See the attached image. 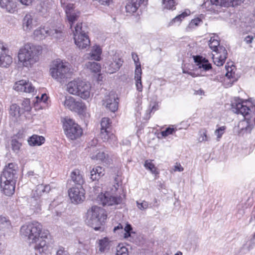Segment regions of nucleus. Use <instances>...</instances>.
Returning <instances> with one entry per match:
<instances>
[{"instance_id": "obj_53", "label": "nucleus", "mask_w": 255, "mask_h": 255, "mask_svg": "<svg viewBox=\"0 0 255 255\" xmlns=\"http://www.w3.org/2000/svg\"><path fill=\"white\" fill-rule=\"evenodd\" d=\"M226 68L227 70V73L226 74V76L228 79H231L234 77V75H235V73L233 72V68L232 67L228 66L227 67L226 66Z\"/></svg>"}, {"instance_id": "obj_47", "label": "nucleus", "mask_w": 255, "mask_h": 255, "mask_svg": "<svg viewBox=\"0 0 255 255\" xmlns=\"http://www.w3.org/2000/svg\"><path fill=\"white\" fill-rule=\"evenodd\" d=\"M136 205L138 208L140 210H145L148 208V203L145 201H143L141 203L139 201H136Z\"/></svg>"}, {"instance_id": "obj_44", "label": "nucleus", "mask_w": 255, "mask_h": 255, "mask_svg": "<svg viewBox=\"0 0 255 255\" xmlns=\"http://www.w3.org/2000/svg\"><path fill=\"white\" fill-rule=\"evenodd\" d=\"M131 56H132V58L133 60L134 61L135 65V70H136L137 69H141V65L139 62V60L137 54L136 53H132Z\"/></svg>"}, {"instance_id": "obj_31", "label": "nucleus", "mask_w": 255, "mask_h": 255, "mask_svg": "<svg viewBox=\"0 0 255 255\" xmlns=\"http://www.w3.org/2000/svg\"><path fill=\"white\" fill-rule=\"evenodd\" d=\"M71 177L73 182L80 186H81L84 183L83 177L79 170L73 171L71 173Z\"/></svg>"}, {"instance_id": "obj_45", "label": "nucleus", "mask_w": 255, "mask_h": 255, "mask_svg": "<svg viewBox=\"0 0 255 255\" xmlns=\"http://www.w3.org/2000/svg\"><path fill=\"white\" fill-rule=\"evenodd\" d=\"M132 228L131 227V226L130 224H127L125 227L124 229H123V231L125 232L124 233V238L126 239L128 238L130 236L131 231L132 230Z\"/></svg>"}, {"instance_id": "obj_14", "label": "nucleus", "mask_w": 255, "mask_h": 255, "mask_svg": "<svg viewBox=\"0 0 255 255\" xmlns=\"http://www.w3.org/2000/svg\"><path fill=\"white\" fill-rule=\"evenodd\" d=\"M118 98L114 92H110L103 99V105L111 112H116L118 108Z\"/></svg>"}, {"instance_id": "obj_13", "label": "nucleus", "mask_w": 255, "mask_h": 255, "mask_svg": "<svg viewBox=\"0 0 255 255\" xmlns=\"http://www.w3.org/2000/svg\"><path fill=\"white\" fill-rule=\"evenodd\" d=\"M64 105L69 110L79 113L84 112L86 109L85 104L81 100L76 101L72 97L66 98Z\"/></svg>"}, {"instance_id": "obj_21", "label": "nucleus", "mask_w": 255, "mask_h": 255, "mask_svg": "<svg viewBox=\"0 0 255 255\" xmlns=\"http://www.w3.org/2000/svg\"><path fill=\"white\" fill-rule=\"evenodd\" d=\"M100 138L104 142H107L111 145L115 144L117 141L116 136L111 133L110 130H101Z\"/></svg>"}, {"instance_id": "obj_52", "label": "nucleus", "mask_w": 255, "mask_h": 255, "mask_svg": "<svg viewBox=\"0 0 255 255\" xmlns=\"http://www.w3.org/2000/svg\"><path fill=\"white\" fill-rule=\"evenodd\" d=\"M175 131V129L173 128H168L165 130L161 131V133L163 136H167L169 134H172Z\"/></svg>"}, {"instance_id": "obj_28", "label": "nucleus", "mask_w": 255, "mask_h": 255, "mask_svg": "<svg viewBox=\"0 0 255 255\" xmlns=\"http://www.w3.org/2000/svg\"><path fill=\"white\" fill-rule=\"evenodd\" d=\"M10 227V221L5 217H0V237L4 236Z\"/></svg>"}, {"instance_id": "obj_1", "label": "nucleus", "mask_w": 255, "mask_h": 255, "mask_svg": "<svg viewBox=\"0 0 255 255\" xmlns=\"http://www.w3.org/2000/svg\"><path fill=\"white\" fill-rule=\"evenodd\" d=\"M65 0H61V3L64 8L66 14L68 24L70 28L74 27L72 30L75 43L79 49H85L90 45V41L88 36L82 29V23H77L75 26L74 23L77 20L79 12L74 9V5L72 3H66Z\"/></svg>"}, {"instance_id": "obj_64", "label": "nucleus", "mask_w": 255, "mask_h": 255, "mask_svg": "<svg viewBox=\"0 0 255 255\" xmlns=\"http://www.w3.org/2000/svg\"><path fill=\"white\" fill-rule=\"evenodd\" d=\"M48 99V97L45 94H43L41 95L40 101L44 103H46Z\"/></svg>"}, {"instance_id": "obj_17", "label": "nucleus", "mask_w": 255, "mask_h": 255, "mask_svg": "<svg viewBox=\"0 0 255 255\" xmlns=\"http://www.w3.org/2000/svg\"><path fill=\"white\" fill-rule=\"evenodd\" d=\"M13 89L18 92L28 93H33L34 91V87L32 84L29 81L25 80L16 82L13 86Z\"/></svg>"}, {"instance_id": "obj_5", "label": "nucleus", "mask_w": 255, "mask_h": 255, "mask_svg": "<svg viewBox=\"0 0 255 255\" xmlns=\"http://www.w3.org/2000/svg\"><path fill=\"white\" fill-rule=\"evenodd\" d=\"M106 218L107 215L102 208L94 206L87 211L86 222L95 230L98 231L102 229L101 226Z\"/></svg>"}, {"instance_id": "obj_3", "label": "nucleus", "mask_w": 255, "mask_h": 255, "mask_svg": "<svg viewBox=\"0 0 255 255\" xmlns=\"http://www.w3.org/2000/svg\"><path fill=\"white\" fill-rule=\"evenodd\" d=\"M41 53V48L40 46L27 43L19 50L18 62L24 67H31L39 61Z\"/></svg>"}, {"instance_id": "obj_29", "label": "nucleus", "mask_w": 255, "mask_h": 255, "mask_svg": "<svg viewBox=\"0 0 255 255\" xmlns=\"http://www.w3.org/2000/svg\"><path fill=\"white\" fill-rule=\"evenodd\" d=\"M0 6L9 12H12L16 5L10 0H0Z\"/></svg>"}, {"instance_id": "obj_2", "label": "nucleus", "mask_w": 255, "mask_h": 255, "mask_svg": "<svg viewBox=\"0 0 255 255\" xmlns=\"http://www.w3.org/2000/svg\"><path fill=\"white\" fill-rule=\"evenodd\" d=\"M42 226L37 222H32L21 227V234L26 237L29 243H35V249L43 252L47 248L46 239H47L48 232L42 231Z\"/></svg>"}, {"instance_id": "obj_16", "label": "nucleus", "mask_w": 255, "mask_h": 255, "mask_svg": "<svg viewBox=\"0 0 255 255\" xmlns=\"http://www.w3.org/2000/svg\"><path fill=\"white\" fill-rule=\"evenodd\" d=\"M232 0H210V1L205 2L202 6L208 8V10L213 11L214 12H218V10L216 9L213 6H231Z\"/></svg>"}, {"instance_id": "obj_12", "label": "nucleus", "mask_w": 255, "mask_h": 255, "mask_svg": "<svg viewBox=\"0 0 255 255\" xmlns=\"http://www.w3.org/2000/svg\"><path fill=\"white\" fill-rule=\"evenodd\" d=\"M123 63L120 55L115 54L105 63V67L107 72L112 74L120 69Z\"/></svg>"}, {"instance_id": "obj_40", "label": "nucleus", "mask_w": 255, "mask_h": 255, "mask_svg": "<svg viewBox=\"0 0 255 255\" xmlns=\"http://www.w3.org/2000/svg\"><path fill=\"white\" fill-rule=\"evenodd\" d=\"M110 119L108 118H103L101 122V130H110Z\"/></svg>"}, {"instance_id": "obj_51", "label": "nucleus", "mask_w": 255, "mask_h": 255, "mask_svg": "<svg viewBox=\"0 0 255 255\" xmlns=\"http://www.w3.org/2000/svg\"><path fill=\"white\" fill-rule=\"evenodd\" d=\"M91 158L93 159H96L103 161L106 158L105 154L104 152H99L96 155H93Z\"/></svg>"}, {"instance_id": "obj_56", "label": "nucleus", "mask_w": 255, "mask_h": 255, "mask_svg": "<svg viewBox=\"0 0 255 255\" xmlns=\"http://www.w3.org/2000/svg\"><path fill=\"white\" fill-rule=\"evenodd\" d=\"M208 140L207 137L206 132H203V133H201L200 136L198 138V140L199 142H202L203 141H207Z\"/></svg>"}, {"instance_id": "obj_57", "label": "nucleus", "mask_w": 255, "mask_h": 255, "mask_svg": "<svg viewBox=\"0 0 255 255\" xmlns=\"http://www.w3.org/2000/svg\"><path fill=\"white\" fill-rule=\"evenodd\" d=\"M243 0H232L231 6H236L241 5L244 2Z\"/></svg>"}, {"instance_id": "obj_7", "label": "nucleus", "mask_w": 255, "mask_h": 255, "mask_svg": "<svg viewBox=\"0 0 255 255\" xmlns=\"http://www.w3.org/2000/svg\"><path fill=\"white\" fill-rule=\"evenodd\" d=\"M69 68L66 63L60 60L54 61L50 73L52 77L60 83H64L68 78Z\"/></svg>"}, {"instance_id": "obj_49", "label": "nucleus", "mask_w": 255, "mask_h": 255, "mask_svg": "<svg viewBox=\"0 0 255 255\" xmlns=\"http://www.w3.org/2000/svg\"><path fill=\"white\" fill-rule=\"evenodd\" d=\"M225 129H226V127L222 126L215 130V134L217 136L218 138L219 139L221 137L222 135L224 133Z\"/></svg>"}, {"instance_id": "obj_41", "label": "nucleus", "mask_w": 255, "mask_h": 255, "mask_svg": "<svg viewBox=\"0 0 255 255\" xmlns=\"http://www.w3.org/2000/svg\"><path fill=\"white\" fill-rule=\"evenodd\" d=\"M163 8L168 9H172L175 6L174 0H162Z\"/></svg>"}, {"instance_id": "obj_22", "label": "nucleus", "mask_w": 255, "mask_h": 255, "mask_svg": "<svg viewBox=\"0 0 255 255\" xmlns=\"http://www.w3.org/2000/svg\"><path fill=\"white\" fill-rule=\"evenodd\" d=\"M15 182H0V188L3 193L6 196H10L12 195L15 190Z\"/></svg>"}, {"instance_id": "obj_61", "label": "nucleus", "mask_w": 255, "mask_h": 255, "mask_svg": "<svg viewBox=\"0 0 255 255\" xmlns=\"http://www.w3.org/2000/svg\"><path fill=\"white\" fill-rule=\"evenodd\" d=\"M253 39V36L248 35L245 38V41L247 43H251Z\"/></svg>"}, {"instance_id": "obj_9", "label": "nucleus", "mask_w": 255, "mask_h": 255, "mask_svg": "<svg viewBox=\"0 0 255 255\" xmlns=\"http://www.w3.org/2000/svg\"><path fill=\"white\" fill-rule=\"evenodd\" d=\"M246 102H243L242 100L235 98L232 103L231 107L233 112L237 114H241L246 118L250 114V112H255V105L251 108L245 105Z\"/></svg>"}, {"instance_id": "obj_18", "label": "nucleus", "mask_w": 255, "mask_h": 255, "mask_svg": "<svg viewBox=\"0 0 255 255\" xmlns=\"http://www.w3.org/2000/svg\"><path fill=\"white\" fill-rule=\"evenodd\" d=\"M38 22L34 15L30 13H26L22 19V28L25 31H30L37 26Z\"/></svg>"}, {"instance_id": "obj_4", "label": "nucleus", "mask_w": 255, "mask_h": 255, "mask_svg": "<svg viewBox=\"0 0 255 255\" xmlns=\"http://www.w3.org/2000/svg\"><path fill=\"white\" fill-rule=\"evenodd\" d=\"M66 91L85 100L91 99L93 96L90 83L79 79L69 82L66 85Z\"/></svg>"}, {"instance_id": "obj_60", "label": "nucleus", "mask_w": 255, "mask_h": 255, "mask_svg": "<svg viewBox=\"0 0 255 255\" xmlns=\"http://www.w3.org/2000/svg\"><path fill=\"white\" fill-rule=\"evenodd\" d=\"M120 230L121 231L122 233L123 232V226L121 224H119V225L115 227L114 228V232H116V231Z\"/></svg>"}, {"instance_id": "obj_37", "label": "nucleus", "mask_w": 255, "mask_h": 255, "mask_svg": "<svg viewBox=\"0 0 255 255\" xmlns=\"http://www.w3.org/2000/svg\"><path fill=\"white\" fill-rule=\"evenodd\" d=\"M10 115L13 117H18L20 115V108L16 104H12L10 107Z\"/></svg>"}, {"instance_id": "obj_55", "label": "nucleus", "mask_w": 255, "mask_h": 255, "mask_svg": "<svg viewBox=\"0 0 255 255\" xmlns=\"http://www.w3.org/2000/svg\"><path fill=\"white\" fill-rule=\"evenodd\" d=\"M158 104L157 103L154 102L153 104H150V107L151 108V109L150 110V113L154 112L156 110L158 109Z\"/></svg>"}, {"instance_id": "obj_30", "label": "nucleus", "mask_w": 255, "mask_h": 255, "mask_svg": "<svg viewBox=\"0 0 255 255\" xmlns=\"http://www.w3.org/2000/svg\"><path fill=\"white\" fill-rule=\"evenodd\" d=\"M45 141V138L42 136L36 134L32 135L28 140V143L31 146H39Z\"/></svg>"}, {"instance_id": "obj_33", "label": "nucleus", "mask_w": 255, "mask_h": 255, "mask_svg": "<svg viewBox=\"0 0 255 255\" xmlns=\"http://www.w3.org/2000/svg\"><path fill=\"white\" fill-rule=\"evenodd\" d=\"M141 69H137L134 71V79L135 80V85L136 89L139 92H141L142 90V85L141 83Z\"/></svg>"}, {"instance_id": "obj_11", "label": "nucleus", "mask_w": 255, "mask_h": 255, "mask_svg": "<svg viewBox=\"0 0 255 255\" xmlns=\"http://www.w3.org/2000/svg\"><path fill=\"white\" fill-rule=\"evenodd\" d=\"M16 168V166L15 164L13 163H8L1 174L0 182H15Z\"/></svg>"}, {"instance_id": "obj_6", "label": "nucleus", "mask_w": 255, "mask_h": 255, "mask_svg": "<svg viewBox=\"0 0 255 255\" xmlns=\"http://www.w3.org/2000/svg\"><path fill=\"white\" fill-rule=\"evenodd\" d=\"M209 46L210 48L216 53L213 56V60L214 64L218 66H222L227 57V51L223 46L220 45L218 40L214 37H211Z\"/></svg>"}, {"instance_id": "obj_42", "label": "nucleus", "mask_w": 255, "mask_h": 255, "mask_svg": "<svg viewBox=\"0 0 255 255\" xmlns=\"http://www.w3.org/2000/svg\"><path fill=\"white\" fill-rule=\"evenodd\" d=\"M116 255H128V249L125 246H118L117 247Z\"/></svg>"}, {"instance_id": "obj_24", "label": "nucleus", "mask_w": 255, "mask_h": 255, "mask_svg": "<svg viewBox=\"0 0 255 255\" xmlns=\"http://www.w3.org/2000/svg\"><path fill=\"white\" fill-rule=\"evenodd\" d=\"M90 178L92 181L98 180L105 174L104 169L101 166L93 168L90 172Z\"/></svg>"}, {"instance_id": "obj_58", "label": "nucleus", "mask_w": 255, "mask_h": 255, "mask_svg": "<svg viewBox=\"0 0 255 255\" xmlns=\"http://www.w3.org/2000/svg\"><path fill=\"white\" fill-rule=\"evenodd\" d=\"M56 255H69V254L66 251H65L63 248H60L57 251Z\"/></svg>"}, {"instance_id": "obj_32", "label": "nucleus", "mask_w": 255, "mask_h": 255, "mask_svg": "<svg viewBox=\"0 0 255 255\" xmlns=\"http://www.w3.org/2000/svg\"><path fill=\"white\" fill-rule=\"evenodd\" d=\"M111 242L107 238H104L102 239L99 240V250L101 253H104L105 251L110 250L111 245Z\"/></svg>"}, {"instance_id": "obj_50", "label": "nucleus", "mask_w": 255, "mask_h": 255, "mask_svg": "<svg viewBox=\"0 0 255 255\" xmlns=\"http://www.w3.org/2000/svg\"><path fill=\"white\" fill-rule=\"evenodd\" d=\"M21 105L24 110L25 111H29L31 109L30 106V100L28 99H24Z\"/></svg>"}, {"instance_id": "obj_10", "label": "nucleus", "mask_w": 255, "mask_h": 255, "mask_svg": "<svg viewBox=\"0 0 255 255\" xmlns=\"http://www.w3.org/2000/svg\"><path fill=\"white\" fill-rule=\"evenodd\" d=\"M125 198V195L123 197L121 196H116L111 195L110 193L106 192L105 194H101L97 198V201L99 204L103 206H111L114 204H119L123 202Z\"/></svg>"}, {"instance_id": "obj_8", "label": "nucleus", "mask_w": 255, "mask_h": 255, "mask_svg": "<svg viewBox=\"0 0 255 255\" xmlns=\"http://www.w3.org/2000/svg\"><path fill=\"white\" fill-rule=\"evenodd\" d=\"M63 126L65 133L68 138L71 140H75L82 134V129L72 119L65 118L63 122Z\"/></svg>"}, {"instance_id": "obj_20", "label": "nucleus", "mask_w": 255, "mask_h": 255, "mask_svg": "<svg viewBox=\"0 0 255 255\" xmlns=\"http://www.w3.org/2000/svg\"><path fill=\"white\" fill-rule=\"evenodd\" d=\"M194 60L199 69H203L204 71H208L212 68L211 64L205 58L201 56H194Z\"/></svg>"}, {"instance_id": "obj_54", "label": "nucleus", "mask_w": 255, "mask_h": 255, "mask_svg": "<svg viewBox=\"0 0 255 255\" xmlns=\"http://www.w3.org/2000/svg\"><path fill=\"white\" fill-rule=\"evenodd\" d=\"M8 52V49L4 46L3 44L0 41V56Z\"/></svg>"}, {"instance_id": "obj_46", "label": "nucleus", "mask_w": 255, "mask_h": 255, "mask_svg": "<svg viewBox=\"0 0 255 255\" xmlns=\"http://www.w3.org/2000/svg\"><path fill=\"white\" fill-rule=\"evenodd\" d=\"M201 21V19L199 18H196L192 19L189 23L188 27L190 28H194L195 27L198 26Z\"/></svg>"}, {"instance_id": "obj_63", "label": "nucleus", "mask_w": 255, "mask_h": 255, "mask_svg": "<svg viewBox=\"0 0 255 255\" xmlns=\"http://www.w3.org/2000/svg\"><path fill=\"white\" fill-rule=\"evenodd\" d=\"M19 0L23 4L28 5L31 3L32 0Z\"/></svg>"}, {"instance_id": "obj_48", "label": "nucleus", "mask_w": 255, "mask_h": 255, "mask_svg": "<svg viewBox=\"0 0 255 255\" xmlns=\"http://www.w3.org/2000/svg\"><path fill=\"white\" fill-rule=\"evenodd\" d=\"M188 14H189L185 11L181 14L176 16L174 18H173L172 20V22L175 23L176 22H180L182 19L184 18Z\"/></svg>"}, {"instance_id": "obj_26", "label": "nucleus", "mask_w": 255, "mask_h": 255, "mask_svg": "<svg viewBox=\"0 0 255 255\" xmlns=\"http://www.w3.org/2000/svg\"><path fill=\"white\" fill-rule=\"evenodd\" d=\"M50 30L47 28L39 27L35 29L34 31L33 34L37 39H43L48 35H49Z\"/></svg>"}, {"instance_id": "obj_38", "label": "nucleus", "mask_w": 255, "mask_h": 255, "mask_svg": "<svg viewBox=\"0 0 255 255\" xmlns=\"http://www.w3.org/2000/svg\"><path fill=\"white\" fill-rule=\"evenodd\" d=\"M49 35L56 39H60L63 36V33L60 29H50Z\"/></svg>"}, {"instance_id": "obj_34", "label": "nucleus", "mask_w": 255, "mask_h": 255, "mask_svg": "<svg viewBox=\"0 0 255 255\" xmlns=\"http://www.w3.org/2000/svg\"><path fill=\"white\" fill-rule=\"evenodd\" d=\"M51 190L49 185H43L42 184L38 185L34 190V195H41L43 193H48Z\"/></svg>"}, {"instance_id": "obj_43", "label": "nucleus", "mask_w": 255, "mask_h": 255, "mask_svg": "<svg viewBox=\"0 0 255 255\" xmlns=\"http://www.w3.org/2000/svg\"><path fill=\"white\" fill-rule=\"evenodd\" d=\"M12 150L15 152H18L20 149L21 144L16 139H12L11 142Z\"/></svg>"}, {"instance_id": "obj_36", "label": "nucleus", "mask_w": 255, "mask_h": 255, "mask_svg": "<svg viewBox=\"0 0 255 255\" xmlns=\"http://www.w3.org/2000/svg\"><path fill=\"white\" fill-rule=\"evenodd\" d=\"M86 66L94 73H98L101 70L100 64L95 62H88L86 64Z\"/></svg>"}, {"instance_id": "obj_62", "label": "nucleus", "mask_w": 255, "mask_h": 255, "mask_svg": "<svg viewBox=\"0 0 255 255\" xmlns=\"http://www.w3.org/2000/svg\"><path fill=\"white\" fill-rule=\"evenodd\" d=\"M204 91L201 89H200L198 90H195L194 92V94L196 95H204Z\"/></svg>"}, {"instance_id": "obj_35", "label": "nucleus", "mask_w": 255, "mask_h": 255, "mask_svg": "<svg viewBox=\"0 0 255 255\" xmlns=\"http://www.w3.org/2000/svg\"><path fill=\"white\" fill-rule=\"evenodd\" d=\"M12 63V58L7 53L0 56V66L6 67Z\"/></svg>"}, {"instance_id": "obj_39", "label": "nucleus", "mask_w": 255, "mask_h": 255, "mask_svg": "<svg viewBox=\"0 0 255 255\" xmlns=\"http://www.w3.org/2000/svg\"><path fill=\"white\" fill-rule=\"evenodd\" d=\"M144 167L151 171L153 174H157L158 172L156 171V168L155 165L152 163L151 160H146L144 163Z\"/></svg>"}, {"instance_id": "obj_27", "label": "nucleus", "mask_w": 255, "mask_h": 255, "mask_svg": "<svg viewBox=\"0 0 255 255\" xmlns=\"http://www.w3.org/2000/svg\"><path fill=\"white\" fill-rule=\"evenodd\" d=\"M102 49L100 46L95 45L93 47L91 52L89 54L87 58L91 60L100 61L101 59V55Z\"/></svg>"}, {"instance_id": "obj_59", "label": "nucleus", "mask_w": 255, "mask_h": 255, "mask_svg": "<svg viewBox=\"0 0 255 255\" xmlns=\"http://www.w3.org/2000/svg\"><path fill=\"white\" fill-rule=\"evenodd\" d=\"M173 170L174 171L181 172L183 171V168L181 166L180 164L176 163V165L174 166Z\"/></svg>"}, {"instance_id": "obj_23", "label": "nucleus", "mask_w": 255, "mask_h": 255, "mask_svg": "<svg viewBox=\"0 0 255 255\" xmlns=\"http://www.w3.org/2000/svg\"><path fill=\"white\" fill-rule=\"evenodd\" d=\"M144 0H128L126 5L127 12L133 13L135 12Z\"/></svg>"}, {"instance_id": "obj_19", "label": "nucleus", "mask_w": 255, "mask_h": 255, "mask_svg": "<svg viewBox=\"0 0 255 255\" xmlns=\"http://www.w3.org/2000/svg\"><path fill=\"white\" fill-rule=\"evenodd\" d=\"M40 195H34V190L32 191V196L30 199V209L33 212L38 213L41 210V201L40 199Z\"/></svg>"}, {"instance_id": "obj_25", "label": "nucleus", "mask_w": 255, "mask_h": 255, "mask_svg": "<svg viewBox=\"0 0 255 255\" xmlns=\"http://www.w3.org/2000/svg\"><path fill=\"white\" fill-rule=\"evenodd\" d=\"M51 2L48 0H43L37 5V9L42 15H44L51 9Z\"/></svg>"}, {"instance_id": "obj_15", "label": "nucleus", "mask_w": 255, "mask_h": 255, "mask_svg": "<svg viewBox=\"0 0 255 255\" xmlns=\"http://www.w3.org/2000/svg\"><path fill=\"white\" fill-rule=\"evenodd\" d=\"M68 194L72 203H79L85 199L84 190L82 186L70 188Z\"/></svg>"}]
</instances>
